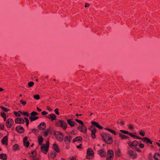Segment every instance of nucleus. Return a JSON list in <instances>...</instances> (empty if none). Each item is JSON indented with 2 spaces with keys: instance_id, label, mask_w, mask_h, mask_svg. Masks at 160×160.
Here are the masks:
<instances>
[{
  "instance_id": "nucleus-15",
  "label": "nucleus",
  "mask_w": 160,
  "mask_h": 160,
  "mask_svg": "<svg viewBox=\"0 0 160 160\" xmlns=\"http://www.w3.org/2000/svg\"><path fill=\"white\" fill-rule=\"evenodd\" d=\"M67 123L68 125H70L72 127H73L75 125V122L72 121V119H68Z\"/></svg>"
},
{
  "instance_id": "nucleus-6",
  "label": "nucleus",
  "mask_w": 160,
  "mask_h": 160,
  "mask_svg": "<svg viewBox=\"0 0 160 160\" xmlns=\"http://www.w3.org/2000/svg\"><path fill=\"white\" fill-rule=\"evenodd\" d=\"M128 153L130 156L133 159H136L137 157L136 154L132 150H129L128 152Z\"/></svg>"
},
{
  "instance_id": "nucleus-32",
  "label": "nucleus",
  "mask_w": 160,
  "mask_h": 160,
  "mask_svg": "<svg viewBox=\"0 0 160 160\" xmlns=\"http://www.w3.org/2000/svg\"><path fill=\"white\" fill-rule=\"evenodd\" d=\"M75 120L77 122H78V123L80 124H81V125H82L84 124L83 122L82 121L79 120H78V119H75Z\"/></svg>"
},
{
  "instance_id": "nucleus-54",
  "label": "nucleus",
  "mask_w": 160,
  "mask_h": 160,
  "mask_svg": "<svg viewBox=\"0 0 160 160\" xmlns=\"http://www.w3.org/2000/svg\"><path fill=\"white\" fill-rule=\"evenodd\" d=\"M136 150L137 151H138V152H141V151L140 150V149L139 148H135L134 150Z\"/></svg>"
},
{
  "instance_id": "nucleus-46",
  "label": "nucleus",
  "mask_w": 160,
  "mask_h": 160,
  "mask_svg": "<svg viewBox=\"0 0 160 160\" xmlns=\"http://www.w3.org/2000/svg\"><path fill=\"white\" fill-rule=\"evenodd\" d=\"M128 128L131 130H133L134 128L133 126L131 124L128 125Z\"/></svg>"
},
{
  "instance_id": "nucleus-61",
  "label": "nucleus",
  "mask_w": 160,
  "mask_h": 160,
  "mask_svg": "<svg viewBox=\"0 0 160 160\" xmlns=\"http://www.w3.org/2000/svg\"><path fill=\"white\" fill-rule=\"evenodd\" d=\"M120 124L122 126H123L124 125V123L123 121H122L121 122Z\"/></svg>"
},
{
  "instance_id": "nucleus-8",
  "label": "nucleus",
  "mask_w": 160,
  "mask_h": 160,
  "mask_svg": "<svg viewBox=\"0 0 160 160\" xmlns=\"http://www.w3.org/2000/svg\"><path fill=\"white\" fill-rule=\"evenodd\" d=\"M138 144V142L137 140H135L132 143H128L129 146L132 148H133L132 147H136Z\"/></svg>"
},
{
  "instance_id": "nucleus-42",
  "label": "nucleus",
  "mask_w": 160,
  "mask_h": 160,
  "mask_svg": "<svg viewBox=\"0 0 160 160\" xmlns=\"http://www.w3.org/2000/svg\"><path fill=\"white\" fill-rule=\"evenodd\" d=\"M139 134H140L142 136H144L145 135V132L142 131V130H141L139 132Z\"/></svg>"
},
{
  "instance_id": "nucleus-51",
  "label": "nucleus",
  "mask_w": 160,
  "mask_h": 160,
  "mask_svg": "<svg viewBox=\"0 0 160 160\" xmlns=\"http://www.w3.org/2000/svg\"><path fill=\"white\" fill-rule=\"evenodd\" d=\"M139 147L141 148H143L144 147V145L143 143H141L139 145Z\"/></svg>"
},
{
  "instance_id": "nucleus-52",
  "label": "nucleus",
  "mask_w": 160,
  "mask_h": 160,
  "mask_svg": "<svg viewBox=\"0 0 160 160\" xmlns=\"http://www.w3.org/2000/svg\"><path fill=\"white\" fill-rule=\"evenodd\" d=\"M35 113V112H34V111L32 112H31V115L32 116H36Z\"/></svg>"
},
{
  "instance_id": "nucleus-35",
  "label": "nucleus",
  "mask_w": 160,
  "mask_h": 160,
  "mask_svg": "<svg viewBox=\"0 0 160 160\" xmlns=\"http://www.w3.org/2000/svg\"><path fill=\"white\" fill-rule=\"evenodd\" d=\"M33 98L35 99L38 100L40 98L39 96L38 95H36L33 96Z\"/></svg>"
},
{
  "instance_id": "nucleus-20",
  "label": "nucleus",
  "mask_w": 160,
  "mask_h": 160,
  "mask_svg": "<svg viewBox=\"0 0 160 160\" xmlns=\"http://www.w3.org/2000/svg\"><path fill=\"white\" fill-rule=\"evenodd\" d=\"M54 135L58 140L59 141H62L63 140L62 138L58 136L59 135L57 134L55 132L54 133Z\"/></svg>"
},
{
  "instance_id": "nucleus-59",
  "label": "nucleus",
  "mask_w": 160,
  "mask_h": 160,
  "mask_svg": "<svg viewBox=\"0 0 160 160\" xmlns=\"http://www.w3.org/2000/svg\"><path fill=\"white\" fill-rule=\"evenodd\" d=\"M89 4H88V3H87L86 4H85V7H86H86H89Z\"/></svg>"
},
{
  "instance_id": "nucleus-10",
  "label": "nucleus",
  "mask_w": 160,
  "mask_h": 160,
  "mask_svg": "<svg viewBox=\"0 0 160 160\" xmlns=\"http://www.w3.org/2000/svg\"><path fill=\"white\" fill-rule=\"evenodd\" d=\"M98 153L102 157H105L106 155L105 152L102 149L98 150Z\"/></svg>"
},
{
  "instance_id": "nucleus-5",
  "label": "nucleus",
  "mask_w": 160,
  "mask_h": 160,
  "mask_svg": "<svg viewBox=\"0 0 160 160\" xmlns=\"http://www.w3.org/2000/svg\"><path fill=\"white\" fill-rule=\"evenodd\" d=\"M13 122V121L11 118L8 119L6 121V125L8 128H10L12 126Z\"/></svg>"
},
{
  "instance_id": "nucleus-29",
  "label": "nucleus",
  "mask_w": 160,
  "mask_h": 160,
  "mask_svg": "<svg viewBox=\"0 0 160 160\" xmlns=\"http://www.w3.org/2000/svg\"><path fill=\"white\" fill-rule=\"evenodd\" d=\"M116 153L117 156H119L121 153L120 150L119 149L117 150L116 152Z\"/></svg>"
},
{
  "instance_id": "nucleus-21",
  "label": "nucleus",
  "mask_w": 160,
  "mask_h": 160,
  "mask_svg": "<svg viewBox=\"0 0 160 160\" xmlns=\"http://www.w3.org/2000/svg\"><path fill=\"white\" fill-rule=\"evenodd\" d=\"M52 148L53 149L57 152H59V150L58 149L57 145L56 144L54 143L53 144Z\"/></svg>"
},
{
  "instance_id": "nucleus-11",
  "label": "nucleus",
  "mask_w": 160,
  "mask_h": 160,
  "mask_svg": "<svg viewBox=\"0 0 160 160\" xmlns=\"http://www.w3.org/2000/svg\"><path fill=\"white\" fill-rule=\"evenodd\" d=\"M15 122L16 123L19 124H23L24 123L25 121L23 119L21 118H17L15 120Z\"/></svg>"
},
{
  "instance_id": "nucleus-49",
  "label": "nucleus",
  "mask_w": 160,
  "mask_h": 160,
  "mask_svg": "<svg viewBox=\"0 0 160 160\" xmlns=\"http://www.w3.org/2000/svg\"><path fill=\"white\" fill-rule=\"evenodd\" d=\"M48 113L45 111H43L41 113L43 115H47Z\"/></svg>"
},
{
  "instance_id": "nucleus-12",
  "label": "nucleus",
  "mask_w": 160,
  "mask_h": 160,
  "mask_svg": "<svg viewBox=\"0 0 160 160\" xmlns=\"http://www.w3.org/2000/svg\"><path fill=\"white\" fill-rule=\"evenodd\" d=\"M8 141V137L7 136H5L3 137L2 140V142L3 144L7 145Z\"/></svg>"
},
{
  "instance_id": "nucleus-25",
  "label": "nucleus",
  "mask_w": 160,
  "mask_h": 160,
  "mask_svg": "<svg viewBox=\"0 0 160 160\" xmlns=\"http://www.w3.org/2000/svg\"><path fill=\"white\" fill-rule=\"evenodd\" d=\"M13 150L16 151L19 149V146L17 144L14 145L13 147Z\"/></svg>"
},
{
  "instance_id": "nucleus-1",
  "label": "nucleus",
  "mask_w": 160,
  "mask_h": 160,
  "mask_svg": "<svg viewBox=\"0 0 160 160\" xmlns=\"http://www.w3.org/2000/svg\"><path fill=\"white\" fill-rule=\"evenodd\" d=\"M101 136L103 140L107 143L110 144L112 142V138L106 133L101 134Z\"/></svg>"
},
{
  "instance_id": "nucleus-40",
  "label": "nucleus",
  "mask_w": 160,
  "mask_h": 160,
  "mask_svg": "<svg viewBox=\"0 0 160 160\" xmlns=\"http://www.w3.org/2000/svg\"><path fill=\"white\" fill-rule=\"evenodd\" d=\"M14 113L15 115L17 117H20L21 116L17 112L14 111Z\"/></svg>"
},
{
  "instance_id": "nucleus-31",
  "label": "nucleus",
  "mask_w": 160,
  "mask_h": 160,
  "mask_svg": "<svg viewBox=\"0 0 160 160\" xmlns=\"http://www.w3.org/2000/svg\"><path fill=\"white\" fill-rule=\"evenodd\" d=\"M56 153L55 152H53L50 154V157L52 158H54L56 156Z\"/></svg>"
},
{
  "instance_id": "nucleus-36",
  "label": "nucleus",
  "mask_w": 160,
  "mask_h": 160,
  "mask_svg": "<svg viewBox=\"0 0 160 160\" xmlns=\"http://www.w3.org/2000/svg\"><path fill=\"white\" fill-rule=\"evenodd\" d=\"M34 85V82H33L31 81L29 82L28 84V86L29 87H32Z\"/></svg>"
},
{
  "instance_id": "nucleus-7",
  "label": "nucleus",
  "mask_w": 160,
  "mask_h": 160,
  "mask_svg": "<svg viewBox=\"0 0 160 160\" xmlns=\"http://www.w3.org/2000/svg\"><path fill=\"white\" fill-rule=\"evenodd\" d=\"M38 128L41 130H44L46 127L45 123L44 122H41L38 126Z\"/></svg>"
},
{
  "instance_id": "nucleus-9",
  "label": "nucleus",
  "mask_w": 160,
  "mask_h": 160,
  "mask_svg": "<svg viewBox=\"0 0 160 160\" xmlns=\"http://www.w3.org/2000/svg\"><path fill=\"white\" fill-rule=\"evenodd\" d=\"M16 130L20 133H22L24 131V128L22 126H17L16 128Z\"/></svg>"
},
{
  "instance_id": "nucleus-30",
  "label": "nucleus",
  "mask_w": 160,
  "mask_h": 160,
  "mask_svg": "<svg viewBox=\"0 0 160 160\" xmlns=\"http://www.w3.org/2000/svg\"><path fill=\"white\" fill-rule=\"evenodd\" d=\"M105 129L108 130L109 132L112 133H113L115 135L116 134V133L115 132L112 130H111V129H108V128H106Z\"/></svg>"
},
{
  "instance_id": "nucleus-4",
  "label": "nucleus",
  "mask_w": 160,
  "mask_h": 160,
  "mask_svg": "<svg viewBox=\"0 0 160 160\" xmlns=\"http://www.w3.org/2000/svg\"><path fill=\"white\" fill-rule=\"evenodd\" d=\"M93 152L91 149L89 148L87 150V158L90 159L91 157L93 156Z\"/></svg>"
},
{
  "instance_id": "nucleus-57",
  "label": "nucleus",
  "mask_w": 160,
  "mask_h": 160,
  "mask_svg": "<svg viewBox=\"0 0 160 160\" xmlns=\"http://www.w3.org/2000/svg\"><path fill=\"white\" fill-rule=\"evenodd\" d=\"M47 108L48 109V111H51L52 110V109L50 108L48 106L47 107Z\"/></svg>"
},
{
  "instance_id": "nucleus-53",
  "label": "nucleus",
  "mask_w": 160,
  "mask_h": 160,
  "mask_svg": "<svg viewBox=\"0 0 160 160\" xmlns=\"http://www.w3.org/2000/svg\"><path fill=\"white\" fill-rule=\"evenodd\" d=\"M1 116L3 118H4L6 117V114L4 112L1 113Z\"/></svg>"
},
{
  "instance_id": "nucleus-50",
  "label": "nucleus",
  "mask_w": 160,
  "mask_h": 160,
  "mask_svg": "<svg viewBox=\"0 0 160 160\" xmlns=\"http://www.w3.org/2000/svg\"><path fill=\"white\" fill-rule=\"evenodd\" d=\"M68 140H69V139H68V137L67 136H65V139H64L65 141L66 142H68Z\"/></svg>"
},
{
  "instance_id": "nucleus-33",
  "label": "nucleus",
  "mask_w": 160,
  "mask_h": 160,
  "mask_svg": "<svg viewBox=\"0 0 160 160\" xmlns=\"http://www.w3.org/2000/svg\"><path fill=\"white\" fill-rule=\"evenodd\" d=\"M55 132L57 134H58L59 135H60L61 136L63 137L64 136V135H63V134L60 131H57L56 132Z\"/></svg>"
},
{
  "instance_id": "nucleus-44",
  "label": "nucleus",
  "mask_w": 160,
  "mask_h": 160,
  "mask_svg": "<svg viewBox=\"0 0 160 160\" xmlns=\"http://www.w3.org/2000/svg\"><path fill=\"white\" fill-rule=\"evenodd\" d=\"M38 129H32V132H33L34 133L35 132H38Z\"/></svg>"
},
{
  "instance_id": "nucleus-27",
  "label": "nucleus",
  "mask_w": 160,
  "mask_h": 160,
  "mask_svg": "<svg viewBox=\"0 0 160 160\" xmlns=\"http://www.w3.org/2000/svg\"><path fill=\"white\" fill-rule=\"evenodd\" d=\"M30 158L31 160H38V158L31 155L30 156Z\"/></svg>"
},
{
  "instance_id": "nucleus-2",
  "label": "nucleus",
  "mask_w": 160,
  "mask_h": 160,
  "mask_svg": "<svg viewBox=\"0 0 160 160\" xmlns=\"http://www.w3.org/2000/svg\"><path fill=\"white\" fill-rule=\"evenodd\" d=\"M46 144V145L43 144L41 147V151L45 154H46L47 152L48 151V148L49 147V142L48 141H47Z\"/></svg>"
},
{
  "instance_id": "nucleus-26",
  "label": "nucleus",
  "mask_w": 160,
  "mask_h": 160,
  "mask_svg": "<svg viewBox=\"0 0 160 160\" xmlns=\"http://www.w3.org/2000/svg\"><path fill=\"white\" fill-rule=\"evenodd\" d=\"M119 136L122 139H126L128 138L129 137L126 135L122 134L121 133H119Z\"/></svg>"
},
{
  "instance_id": "nucleus-34",
  "label": "nucleus",
  "mask_w": 160,
  "mask_h": 160,
  "mask_svg": "<svg viewBox=\"0 0 160 160\" xmlns=\"http://www.w3.org/2000/svg\"><path fill=\"white\" fill-rule=\"evenodd\" d=\"M22 114L24 116H27V117H28L29 116V113L27 112H23Z\"/></svg>"
},
{
  "instance_id": "nucleus-56",
  "label": "nucleus",
  "mask_w": 160,
  "mask_h": 160,
  "mask_svg": "<svg viewBox=\"0 0 160 160\" xmlns=\"http://www.w3.org/2000/svg\"><path fill=\"white\" fill-rule=\"evenodd\" d=\"M82 125H83V124L81 125V126H79L78 127V129H79L80 131H81V130Z\"/></svg>"
},
{
  "instance_id": "nucleus-17",
  "label": "nucleus",
  "mask_w": 160,
  "mask_h": 160,
  "mask_svg": "<svg viewBox=\"0 0 160 160\" xmlns=\"http://www.w3.org/2000/svg\"><path fill=\"white\" fill-rule=\"evenodd\" d=\"M142 140L143 142H146L147 143H149L150 144L152 143V142L149 138L145 137L143 138Z\"/></svg>"
},
{
  "instance_id": "nucleus-22",
  "label": "nucleus",
  "mask_w": 160,
  "mask_h": 160,
  "mask_svg": "<svg viewBox=\"0 0 160 160\" xmlns=\"http://www.w3.org/2000/svg\"><path fill=\"white\" fill-rule=\"evenodd\" d=\"M52 130V128L49 127V129H48L45 132L44 135L45 136H47L49 132H50Z\"/></svg>"
},
{
  "instance_id": "nucleus-45",
  "label": "nucleus",
  "mask_w": 160,
  "mask_h": 160,
  "mask_svg": "<svg viewBox=\"0 0 160 160\" xmlns=\"http://www.w3.org/2000/svg\"><path fill=\"white\" fill-rule=\"evenodd\" d=\"M20 103L22 104L23 105H25L26 104V102L25 101H23L22 100H20Z\"/></svg>"
},
{
  "instance_id": "nucleus-13",
  "label": "nucleus",
  "mask_w": 160,
  "mask_h": 160,
  "mask_svg": "<svg viewBox=\"0 0 160 160\" xmlns=\"http://www.w3.org/2000/svg\"><path fill=\"white\" fill-rule=\"evenodd\" d=\"M56 117V115L54 114H50L47 116V118L50 119L52 121L55 120Z\"/></svg>"
},
{
  "instance_id": "nucleus-19",
  "label": "nucleus",
  "mask_w": 160,
  "mask_h": 160,
  "mask_svg": "<svg viewBox=\"0 0 160 160\" xmlns=\"http://www.w3.org/2000/svg\"><path fill=\"white\" fill-rule=\"evenodd\" d=\"M7 155L4 153H1L0 154V158L3 160H6L7 159Z\"/></svg>"
},
{
  "instance_id": "nucleus-62",
  "label": "nucleus",
  "mask_w": 160,
  "mask_h": 160,
  "mask_svg": "<svg viewBox=\"0 0 160 160\" xmlns=\"http://www.w3.org/2000/svg\"><path fill=\"white\" fill-rule=\"evenodd\" d=\"M81 144H80L78 146H77V147L78 148H81Z\"/></svg>"
},
{
  "instance_id": "nucleus-24",
  "label": "nucleus",
  "mask_w": 160,
  "mask_h": 160,
  "mask_svg": "<svg viewBox=\"0 0 160 160\" xmlns=\"http://www.w3.org/2000/svg\"><path fill=\"white\" fill-rule=\"evenodd\" d=\"M43 138L42 137H40L38 138V142L40 145H42L43 141Z\"/></svg>"
},
{
  "instance_id": "nucleus-55",
  "label": "nucleus",
  "mask_w": 160,
  "mask_h": 160,
  "mask_svg": "<svg viewBox=\"0 0 160 160\" xmlns=\"http://www.w3.org/2000/svg\"><path fill=\"white\" fill-rule=\"evenodd\" d=\"M4 128V125L0 124V129H3Z\"/></svg>"
},
{
  "instance_id": "nucleus-47",
  "label": "nucleus",
  "mask_w": 160,
  "mask_h": 160,
  "mask_svg": "<svg viewBox=\"0 0 160 160\" xmlns=\"http://www.w3.org/2000/svg\"><path fill=\"white\" fill-rule=\"evenodd\" d=\"M59 110V109L58 108H56L55 110H54V111L56 113V114H57V115H59V112H58V110Z\"/></svg>"
},
{
  "instance_id": "nucleus-58",
  "label": "nucleus",
  "mask_w": 160,
  "mask_h": 160,
  "mask_svg": "<svg viewBox=\"0 0 160 160\" xmlns=\"http://www.w3.org/2000/svg\"><path fill=\"white\" fill-rule=\"evenodd\" d=\"M91 136L93 138H95L96 137L95 134H91Z\"/></svg>"
},
{
  "instance_id": "nucleus-64",
  "label": "nucleus",
  "mask_w": 160,
  "mask_h": 160,
  "mask_svg": "<svg viewBox=\"0 0 160 160\" xmlns=\"http://www.w3.org/2000/svg\"><path fill=\"white\" fill-rule=\"evenodd\" d=\"M112 158H110L109 157H107V158L106 160H111V159Z\"/></svg>"
},
{
  "instance_id": "nucleus-14",
  "label": "nucleus",
  "mask_w": 160,
  "mask_h": 160,
  "mask_svg": "<svg viewBox=\"0 0 160 160\" xmlns=\"http://www.w3.org/2000/svg\"><path fill=\"white\" fill-rule=\"evenodd\" d=\"M92 123L93 126H96V127L100 129H102V127L100 126L98 122L92 121Z\"/></svg>"
},
{
  "instance_id": "nucleus-39",
  "label": "nucleus",
  "mask_w": 160,
  "mask_h": 160,
  "mask_svg": "<svg viewBox=\"0 0 160 160\" xmlns=\"http://www.w3.org/2000/svg\"><path fill=\"white\" fill-rule=\"evenodd\" d=\"M75 139L77 140V141H81L82 139V138L81 137H77L75 138Z\"/></svg>"
},
{
  "instance_id": "nucleus-43",
  "label": "nucleus",
  "mask_w": 160,
  "mask_h": 160,
  "mask_svg": "<svg viewBox=\"0 0 160 160\" xmlns=\"http://www.w3.org/2000/svg\"><path fill=\"white\" fill-rule=\"evenodd\" d=\"M29 142H26L25 143H24V145L26 147H28L29 145Z\"/></svg>"
},
{
  "instance_id": "nucleus-3",
  "label": "nucleus",
  "mask_w": 160,
  "mask_h": 160,
  "mask_svg": "<svg viewBox=\"0 0 160 160\" xmlns=\"http://www.w3.org/2000/svg\"><path fill=\"white\" fill-rule=\"evenodd\" d=\"M58 126L61 127L63 129L65 130L67 128V124L63 121L59 120L57 123Z\"/></svg>"
},
{
  "instance_id": "nucleus-16",
  "label": "nucleus",
  "mask_w": 160,
  "mask_h": 160,
  "mask_svg": "<svg viewBox=\"0 0 160 160\" xmlns=\"http://www.w3.org/2000/svg\"><path fill=\"white\" fill-rule=\"evenodd\" d=\"M107 154L108 155H109V157L110 158H112L113 156V152L112 150H108L107 152Z\"/></svg>"
},
{
  "instance_id": "nucleus-37",
  "label": "nucleus",
  "mask_w": 160,
  "mask_h": 160,
  "mask_svg": "<svg viewBox=\"0 0 160 160\" xmlns=\"http://www.w3.org/2000/svg\"><path fill=\"white\" fill-rule=\"evenodd\" d=\"M29 119L31 121H32L35 120V117L31 116L29 117Z\"/></svg>"
},
{
  "instance_id": "nucleus-23",
  "label": "nucleus",
  "mask_w": 160,
  "mask_h": 160,
  "mask_svg": "<svg viewBox=\"0 0 160 160\" xmlns=\"http://www.w3.org/2000/svg\"><path fill=\"white\" fill-rule=\"evenodd\" d=\"M87 128L83 125H82V128L81 130V131L82 132L84 133H86L87 131Z\"/></svg>"
},
{
  "instance_id": "nucleus-48",
  "label": "nucleus",
  "mask_w": 160,
  "mask_h": 160,
  "mask_svg": "<svg viewBox=\"0 0 160 160\" xmlns=\"http://www.w3.org/2000/svg\"><path fill=\"white\" fill-rule=\"evenodd\" d=\"M28 138L27 137H25L23 140V143H25V142H27V141L28 140Z\"/></svg>"
},
{
  "instance_id": "nucleus-28",
  "label": "nucleus",
  "mask_w": 160,
  "mask_h": 160,
  "mask_svg": "<svg viewBox=\"0 0 160 160\" xmlns=\"http://www.w3.org/2000/svg\"><path fill=\"white\" fill-rule=\"evenodd\" d=\"M0 108L2 109V110L4 112H8L10 111L9 109H7V108H4L3 107L0 106Z\"/></svg>"
},
{
  "instance_id": "nucleus-41",
  "label": "nucleus",
  "mask_w": 160,
  "mask_h": 160,
  "mask_svg": "<svg viewBox=\"0 0 160 160\" xmlns=\"http://www.w3.org/2000/svg\"><path fill=\"white\" fill-rule=\"evenodd\" d=\"M120 131L123 133H125L127 134H128V133H129V132L127 131H126L121 130H120Z\"/></svg>"
},
{
  "instance_id": "nucleus-63",
  "label": "nucleus",
  "mask_w": 160,
  "mask_h": 160,
  "mask_svg": "<svg viewBox=\"0 0 160 160\" xmlns=\"http://www.w3.org/2000/svg\"><path fill=\"white\" fill-rule=\"evenodd\" d=\"M69 160H76V159L72 157L71 158H69Z\"/></svg>"
},
{
  "instance_id": "nucleus-18",
  "label": "nucleus",
  "mask_w": 160,
  "mask_h": 160,
  "mask_svg": "<svg viewBox=\"0 0 160 160\" xmlns=\"http://www.w3.org/2000/svg\"><path fill=\"white\" fill-rule=\"evenodd\" d=\"M155 160H160V154L158 153H156L154 156Z\"/></svg>"
},
{
  "instance_id": "nucleus-60",
  "label": "nucleus",
  "mask_w": 160,
  "mask_h": 160,
  "mask_svg": "<svg viewBox=\"0 0 160 160\" xmlns=\"http://www.w3.org/2000/svg\"><path fill=\"white\" fill-rule=\"evenodd\" d=\"M138 136H137L135 135H133V136H132V137L134 139H137V138Z\"/></svg>"
},
{
  "instance_id": "nucleus-38",
  "label": "nucleus",
  "mask_w": 160,
  "mask_h": 160,
  "mask_svg": "<svg viewBox=\"0 0 160 160\" xmlns=\"http://www.w3.org/2000/svg\"><path fill=\"white\" fill-rule=\"evenodd\" d=\"M91 134H95L96 132V129L94 128L93 129L91 130Z\"/></svg>"
}]
</instances>
